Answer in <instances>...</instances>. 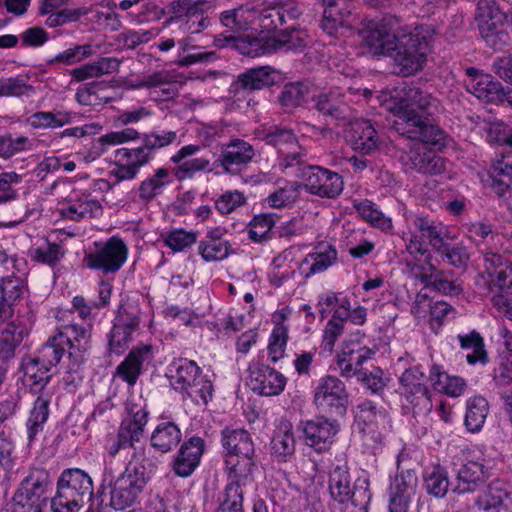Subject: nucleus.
Instances as JSON below:
<instances>
[{
  "instance_id": "51",
  "label": "nucleus",
  "mask_w": 512,
  "mask_h": 512,
  "mask_svg": "<svg viewBox=\"0 0 512 512\" xmlns=\"http://www.w3.org/2000/svg\"><path fill=\"white\" fill-rule=\"evenodd\" d=\"M442 257V260L455 267L465 268L469 261V253L463 244L451 245L448 241L442 243V247L435 250Z\"/></svg>"
},
{
  "instance_id": "49",
  "label": "nucleus",
  "mask_w": 512,
  "mask_h": 512,
  "mask_svg": "<svg viewBox=\"0 0 512 512\" xmlns=\"http://www.w3.org/2000/svg\"><path fill=\"white\" fill-rule=\"evenodd\" d=\"M434 376L437 380L433 383L438 391L445 393L451 397H459L465 391L466 383L460 377H451L444 372H439L438 369L431 371V379L434 381Z\"/></svg>"
},
{
  "instance_id": "54",
  "label": "nucleus",
  "mask_w": 512,
  "mask_h": 512,
  "mask_svg": "<svg viewBox=\"0 0 512 512\" xmlns=\"http://www.w3.org/2000/svg\"><path fill=\"white\" fill-rule=\"evenodd\" d=\"M424 484L427 492L438 498L446 495L449 487L447 473L440 467H434L427 471L424 477Z\"/></svg>"
},
{
  "instance_id": "30",
  "label": "nucleus",
  "mask_w": 512,
  "mask_h": 512,
  "mask_svg": "<svg viewBox=\"0 0 512 512\" xmlns=\"http://www.w3.org/2000/svg\"><path fill=\"white\" fill-rule=\"evenodd\" d=\"M61 215L72 221H81L87 218H97L103 213L101 203L89 195H82L71 200L66 207L60 211Z\"/></svg>"
},
{
  "instance_id": "8",
  "label": "nucleus",
  "mask_w": 512,
  "mask_h": 512,
  "mask_svg": "<svg viewBox=\"0 0 512 512\" xmlns=\"http://www.w3.org/2000/svg\"><path fill=\"white\" fill-rule=\"evenodd\" d=\"M130 414L121 421L116 436L106 446L107 454L114 458L121 450L130 448L133 450L131 455H134L138 449H143L145 457L152 458L149 449L144 445H137L148 423V411L140 408L135 412L131 411Z\"/></svg>"
},
{
  "instance_id": "36",
  "label": "nucleus",
  "mask_w": 512,
  "mask_h": 512,
  "mask_svg": "<svg viewBox=\"0 0 512 512\" xmlns=\"http://www.w3.org/2000/svg\"><path fill=\"white\" fill-rule=\"evenodd\" d=\"M171 385L176 391L187 389L189 384L196 380L201 370L196 362L184 358L174 360L171 364Z\"/></svg>"
},
{
  "instance_id": "35",
  "label": "nucleus",
  "mask_w": 512,
  "mask_h": 512,
  "mask_svg": "<svg viewBox=\"0 0 512 512\" xmlns=\"http://www.w3.org/2000/svg\"><path fill=\"white\" fill-rule=\"evenodd\" d=\"M430 270V274H424L421 277V281L425 285L432 286L438 292L449 296L459 295L463 291L458 279L453 278L452 271H439L432 265Z\"/></svg>"
},
{
  "instance_id": "44",
  "label": "nucleus",
  "mask_w": 512,
  "mask_h": 512,
  "mask_svg": "<svg viewBox=\"0 0 512 512\" xmlns=\"http://www.w3.org/2000/svg\"><path fill=\"white\" fill-rule=\"evenodd\" d=\"M212 8L209 0H193L184 16L187 29L191 33H199L209 25L208 11Z\"/></svg>"
},
{
  "instance_id": "53",
  "label": "nucleus",
  "mask_w": 512,
  "mask_h": 512,
  "mask_svg": "<svg viewBox=\"0 0 512 512\" xmlns=\"http://www.w3.org/2000/svg\"><path fill=\"white\" fill-rule=\"evenodd\" d=\"M299 197V184L297 182H287L284 186L271 193L266 202L271 208H283L293 204Z\"/></svg>"
},
{
  "instance_id": "39",
  "label": "nucleus",
  "mask_w": 512,
  "mask_h": 512,
  "mask_svg": "<svg viewBox=\"0 0 512 512\" xmlns=\"http://www.w3.org/2000/svg\"><path fill=\"white\" fill-rule=\"evenodd\" d=\"M489 413L488 401L482 396H474L467 400L465 426L470 432H478L485 424Z\"/></svg>"
},
{
  "instance_id": "22",
  "label": "nucleus",
  "mask_w": 512,
  "mask_h": 512,
  "mask_svg": "<svg viewBox=\"0 0 512 512\" xmlns=\"http://www.w3.org/2000/svg\"><path fill=\"white\" fill-rule=\"evenodd\" d=\"M425 142L415 144L407 153L405 164L412 170L423 174L437 175L445 170V161L434 151L429 150Z\"/></svg>"
},
{
  "instance_id": "28",
  "label": "nucleus",
  "mask_w": 512,
  "mask_h": 512,
  "mask_svg": "<svg viewBox=\"0 0 512 512\" xmlns=\"http://www.w3.org/2000/svg\"><path fill=\"white\" fill-rule=\"evenodd\" d=\"M489 477L490 470L483 463L468 461L458 471L455 491L464 494L479 490L486 485Z\"/></svg>"
},
{
  "instance_id": "60",
  "label": "nucleus",
  "mask_w": 512,
  "mask_h": 512,
  "mask_svg": "<svg viewBox=\"0 0 512 512\" xmlns=\"http://www.w3.org/2000/svg\"><path fill=\"white\" fill-rule=\"evenodd\" d=\"M231 245L229 242H210L202 240L198 246L201 257L207 261H221L228 257Z\"/></svg>"
},
{
  "instance_id": "7",
  "label": "nucleus",
  "mask_w": 512,
  "mask_h": 512,
  "mask_svg": "<svg viewBox=\"0 0 512 512\" xmlns=\"http://www.w3.org/2000/svg\"><path fill=\"white\" fill-rule=\"evenodd\" d=\"M410 240L407 250L411 255L423 256L428 252L424 242L436 250L442 247V243L451 239L449 229L442 222L429 216L414 215L411 218Z\"/></svg>"
},
{
  "instance_id": "19",
  "label": "nucleus",
  "mask_w": 512,
  "mask_h": 512,
  "mask_svg": "<svg viewBox=\"0 0 512 512\" xmlns=\"http://www.w3.org/2000/svg\"><path fill=\"white\" fill-rule=\"evenodd\" d=\"M254 156L255 150L250 143L242 139H233L221 146L218 162L226 172L234 174L251 163Z\"/></svg>"
},
{
  "instance_id": "45",
  "label": "nucleus",
  "mask_w": 512,
  "mask_h": 512,
  "mask_svg": "<svg viewBox=\"0 0 512 512\" xmlns=\"http://www.w3.org/2000/svg\"><path fill=\"white\" fill-rule=\"evenodd\" d=\"M50 401V396L44 393H41L35 400L27 422L28 435L30 439H32L38 431L42 429V425L47 421Z\"/></svg>"
},
{
  "instance_id": "16",
  "label": "nucleus",
  "mask_w": 512,
  "mask_h": 512,
  "mask_svg": "<svg viewBox=\"0 0 512 512\" xmlns=\"http://www.w3.org/2000/svg\"><path fill=\"white\" fill-rule=\"evenodd\" d=\"M356 421L363 433L381 440L390 428V418L383 406L364 400L357 406Z\"/></svg>"
},
{
  "instance_id": "17",
  "label": "nucleus",
  "mask_w": 512,
  "mask_h": 512,
  "mask_svg": "<svg viewBox=\"0 0 512 512\" xmlns=\"http://www.w3.org/2000/svg\"><path fill=\"white\" fill-rule=\"evenodd\" d=\"M403 394L415 412L430 411L432 404L425 385V375L418 367L407 369L400 378Z\"/></svg>"
},
{
  "instance_id": "20",
  "label": "nucleus",
  "mask_w": 512,
  "mask_h": 512,
  "mask_svg": "<svg viewBox=\"0 0 512 512\" xmlns=\"http://www.w3.org/2000/svg\"><path fill=\"white\" fill-rule=\"evenodd\" d=\"M249 382L258 394L276 396L284 390L286 377L267 365H257L250 368Z\"/></svg>"
},
{
  "instance_id": "38",
  "label": "nucleus",
  "mask_w": 512,
  "mask_h": 512,
  "mask_svg": "<svg viewBox=\"0 0 512 512\" xmlns=\"http://www.w3.org/2000/svg\"><path fill=\"white\" fill-rule=\"evenodd\" d=\"M288 314V309H282L274 315L276 325L272 330L268 346L269 356L273 362L278 361L285 351L288 340V328L284 325V321L287 319Z\"/></svg>"
},
{
  "instance_id": "13",
  "label": "nucleus",
  "mask_w": 512,
  "mask_h": 512,
  "mask_svg": "<svg viewBox=\"0 0 512 512\" xmlns=\"http://www.w3.org/2000/svg\"><path fill=\"white\" fill-rule=\"evenodd\" d=\"M128 249L121 238L111 237L94 253L86 256L87 266L102 270L104 273H115L125 263Z\"/></svg>"
},
{
  "instance_id": "47",
  "label": "nucleus",
  "mask_w": 512,
  "mask_h": 512,
  "mask_svg": "<svg viewBox=\"0 0 512 512\" xmlns=\"http://www.w3.org/2000/svg\"><path fill=\"white\" fill-rule=\"evenodd\" d=\"M315 108L324 115H329L334 118H341L344 116L346 105L343 97L339 92L329 91L328 93L320 94L315 99Z\"/></svg>"
},
{
  "instance_id": "59",
  "label": "nucleus",
  "mask_w": 512,
  "mask_h": 512,
  "mask_svg": "<svg viewBox=\"0 0 512 512\" xmlns=\"http://www.w3.org/2000/svg\"><path fill=\"white\" fill-rule=\"evenodd\" d=\"M65 250L58 243L47 242L45 246L34 249L33 260L54 267L64 257Z\"/></svg>"
},
{
  "instance_id": "50",
  "label": "nucleus",
  "mask_w": 512,
  "mask_h": 512,
  "mask_svg": "<svg viewBox=\"0 0 512 512\" xmlns=\"http://www.w3.org/2000/svg\"><path fill=\"white\" fill-rule=\"evenodd\" d=\"M169 183V171L165 168H159L152 177L140 184L139 197L146 201L151 200L161 193L163 187Z\"/></svg>"
},
{
  "instance_id": "2",
  "label": "nucleus",
  "mask_w": 512,
  "mask_h": 512,
  "mask_svg": "<svg viewBox=\"0 0 512 512\" xmlns=\"http://www.w3.org/2000/svg\"><path fill=\"white\" fill-rule=\"evenodd\" d=\"M401 92L400 100L393 109L397 116L396 130L409 139L444 146L445 132L430 119L441 112L439 100L412 85L403 87Z\"/></svg>"
},
{
  "instance_id": "3",
  "label": "nucleus",
  "mask_w": 512,
  "mask_h": 512,
  "mask_svg": "<svg viewBox=\"0 0 512 512\" xmlns=\"http://www.w3.org/2000/svg\"><path fill=\"white\" fill-rule=\"evenodd\" d=\"M90 337V331L85 326L77 324L63 325L41 347L36 357L40 360V363L52 369L67 351L71 363L68 370L75 371L85 361V353L89 349Z\"/></svg>"
},
{
  "instance_id": "15",
  "label": "nucleus",
  "mask_w": 512,
  "mask_h": 512,
  "mask_svg": "<svg viewBox=\"0 0 512 512\" xmlns=\"http://www.w3.org/2000/svg\"><path fill=\"white\" fill-rule=\"evenodd\" d=\"M339 429L337 421L325 417H316L301 423L305 444L316 452L329 450Z\"/></svg>"
},
{
  "instance_id": "46",
  "label": "nucleus",
  "mask_w": 512,
  "mask_h": 512,
  "mask_svg": "<svg viewBox=\"0 0 512 512\" xmlns=\"http://www.w3.org/2000/svg\"><path fill=\"white\" fill-rule=\"evenodd\" d=\"M305 156L306 151L299 144L279 154L278 166L282 172L291 170V174L297 177V173H302L304 167H311L305 164Z\"/></svg>"
},
{
  "instance_id": "41",
  "label": "nucleus",
  "mask_w": 512,
  "mask_h": 512,
  "mask_svg": "<svg viewBox=\"0 0 512 512\" xmlns=\"http://www.w3.org/2000/svg\"><path fill=\"white\" fill-rule=\"evenodd\" d=\"M354 207L361 218L372 227L378 228L384 232H388L392 229L391 218L385 216L378 206L370 200L355 203Z\"/></svg>"
},
{
  "instance_id": "10",
  "label": "nucleus",
  "mask_w": 512,
  "mask_h": 512,
  "mask_svg": "<svg viewBox=\"0 0 512 512\" xmlns=\"http://www.w3.org/2000/svg\"><path fill=\"white\" fill-rule=\"evenodd\" d=\"M50 484L47 470L38 467L31 468L15 491L13 501L22 508L43 509L46 505V492Z\"/></svg>"
},
{
  "instance_id": "25",
  "label": "nucleus",
  "mask_w": 512,
  "mask_h": 512,
  "mask_svg": "<svg viewBox=\"0 0 512 512\" xmlns=\"http://www.w3.org/2000/svg\"><path fill=\"white\" fill-rule=\"evenodd\" d=\"M346 139L355 151L362 154H370L379 147V137L369 120L352 122L346 133Z\"/></svg>"
},
{
  "instance_id": "11",
  "label": "nucleus",
  "mask_w": 512,
  "mask_h": 512,
  "mask_svg": "<svg viewBox=\"0 0 512 512\" xmlns=\"http://www.w3.org/2000/svg\"><path fill=\"white\" fill-rule=\"evenodd\" d=\"M329 493L339 504L351 502L352 506L364 507L371 498L367 488H356L351 483V476L346 465L336 466L329 475Z\"/></svg>"
},
{
  "instance_id": "6",
  "label": "nucleus",
  "mask_w": 512,
  "mask_h": 512,
  "mask_svg": "<svg viewBox=\"0 0 512 512\" xmlns=\"http://www.w3.org/2000/svg\"><path fill=\"white\" fill-rule=\"evenodd\" d=\"M222 446L228 454L226 464L235 478H247L254 468V444L244 429L225 428Z\"/></svg>"
},
{
  "instance_id": "52",
  "label": "nucleus",
  "mask_w": 512,
  "mask_h": 512,
  "mask_svg": "<svg viewBox=\"0 0 512 512\" xmlns=\"http://www.w3.org/2000/svg\"><path fill=\"white\" fill-rule=\"evenodd\" d=\"M308 93V88L302 83L286 84L278 99L281 106L288 112L300 106Z\"/></svg>"
},
{
  "instance_id": "48",
  "label": "nucleus",
  "mask_w": 512,
  "mask_h": 512,
  "mask_svg": "<svg viewBox=\"0 0 512 512\" xmlns=\"http://www.w3.org/2000/svg\"><path fill=\"white\" fill-rule=\"evenodd\" d=\"M180 392L194 403L206 405L212 399L213 385L206 376L200 374L195 381L189 384L187 389Z\"/></svg>"
},
{
  "instance_id": "61",
  "label": "nucleus",
  "mask_w": 512,
  "mask_h": 512,
  "mask_svg": "<svg viewBox=\"0 0 512 512\" xmlns=\"http://www.w3.org/2000/svg\"><path fill=\"white\" fill-rule=\"evenodd\" d=\"M197 241V234L183 229L172 230L164 236L165 244L175 252L183 251Z\"/></svg>"
},
{
  "instance_id": "55",
  "label": "nucleus",
  "mask_w": 512,
  "mask_h": 512,
  "mask_svg": "<svg viewBox=\"0 0 512 512\" xmlns=\"http://www.w3.org/2000/svg\"><path fill=\"white\" fill-rule=\"evenodd\" d=\"M507 497V491L499 481H496L487 486L483 495L479 496L476 500V504L483 510L495 509L501 506Z\"/></svg>"
},
{
  "instance_id": "33",
  "label": "nucleus",
  "mask_w": 512,
  "mask_h": 512,
  "mask_svg": "<svg viewBox=\"0 0 512 512\" xmlns=\"http://www.w3.org/2000/svg\"><path fill=\"white\" fill-rule=\"evenodd\" d=\"M466 88L478 99L486 102L498 100L503 91L501 83L494 81L491 75L484 73L468 79L466 81Z\"/></svg>"
},
{
  "instance_id": "31",
  "label": "nucleus",
  "mask_w": 512,
  "mask_h": 512,
  "mask_svg": "<svg viewBox=\"0 0 512 512\" xmlns=\"http://www.w3.org/2000/svg\"><path fill=\"white\" fill-rule=\"evenodd\" d=\"M337 259V251L331 245L319 246L316 251L309 253L301 262L300 268L305 277L322 273Z\"/></svg>"
},
{
  "instance_id": "58",
  "label": "nucleus",
  "mask_w": 512,
  "mask_h": 512,
  "mask_svg": "<svg viewBox=\"0 0 512 512\" xmlns=\"http://www.w3.org/2000/svg\"><path fill=\"white\" fill-rule=\"evenodd\" d=\"M145 79L147 89L161 88L166 98H171L177 93V89L173 85V77L168 71H154L145 75Z\"/></svg>"
},
{
  "instance_id": "63",
  "label": "nucleus",
  "mask_w": 512,
  "mask_h": 512,
  "mask_svg": "<svg viewBox=\"0 0 512 512\" xmlns=\"http://www.w3.org/2000/svg\"><path fill=\"white\" fill-rule=\"evenodd\" d=\"M85 8H65L51 13L45 20V24L50 28H56L67 23L76 22L81 16L87 14Z\"/></svg>"
},
{
  "instance_id": "62",
  "label": "nucleus",
  "mask_w": 512,
  "mask_h": 512,
  "mask_svg": "<svg viewBox=\"0 0 512 512\" xmlns=\"http://www.w3.org/2000/svg\"><path fill=\"white\" fill-rule=\"evenodd\" d=\"M265 140L267 144L274 146L278 150V154L283 150H288L292 147H297L299 142L291 130L288 129H275L269 132Z\"/></svg>"
},
{
  "instance_id": "4",
  "label": "nucleus",
  "mask_w": 512,
  "mask_h": 512,
  "mask_svg": "<svg viewBox=\"0 0 512 512\" xmlns=\"http://www.w3.org/2000/svg\"><path fill=\"white\" fill-rule=\"evenodd\" d=\"M152 458H146L138 449L126 465L124 472L111 484L110 505L118 510L132 506L156 471Z\"/></svg>"
},
{
  "instance_id": "1",
  "label": "nucleus",
  "mask_w": 512,
  "mask_h": 512,
  "mask_svg": "<svg viewBox=\"0 0 512 512\" xmlns=\"http://www.w3.org/2000/svg\"><path fill=\"white\" fill-rule=\"evenodd\" d=\"M363 39L373 54H390L403 75H411L423 68L427 56V42L418 34H401L400 20L388 15L371 21L363 31Z\"/></svg>"
},
{
  "instance_id": "57",
  "label": "nucleus",
  "mask_w": 512,
  "mask_h": 512,
  "mask_svg": "<svg viewBox=\"0 0 512 512\" xmlns=\"http://www.w3.org/2000/svg\"><path fill=\"white\" fill-rule=\"evenodd\" d=\"M116 157L119 161H126L138 170L152 160L154 155L147 145L142 142V145L135 149L122 148L117 150Z\"/></svg>"
},
{
  "instance_id": "27",
  "label": "nucleus",
  "mask_w": 512,
  "mask_h": 512,
  "mask_svg": "<svg viewBox=\"0 0 512 512\" xmlns=\"http://www.w3.org/2000/svg\"><path fill=\"white\" fill-rule=\"evenodd\" d=\"M26 290L24 280L14 274L0 280V319L5 321L13 316V306L18 304Z\"/></svg>"
},
{
  "instance_id": "26",
  "label": "nucleus",
  "mask_w": 512,
  "mask_h": 512,
  "mask_svg": "<svg viewBox=\"0 0 512 512\" xmlns=\"http://www.w3.org/2000/svg\"><path fill=\"white\" fill-rule=\"evenodd\" d=\"M203 450L204 441L202 438L193 436L185 441L175 457L174 472L181 477L191 475L199 465Z\"/></svg>"
},
{
  "instance_id": "18",
  "label": "nucleus",
  "mask_w": 512,
  "mask_h": 512,
  "mask_svg": "<svg viewBox=\"0 0 512 512\" xmlns=\"http://www.w3.org/2000/svg\"><path fill=\"white\" fill-rule=\"evenodd\" d=\"M418 477L414 470L399 472L390 484V512H407L408 505L416 495Z\"/></svg>"
},
{
  "instance_id": "14",
  "label": "nucleus",
  "mask_w": 512,
  "mask_h": 512,
  "mask_svg": "<svg viewBox=\"0 0 512 512\" xmlns=\"http://www.w3.org/2000/svg\"><path fill=\"white\" fill-rule=\"evenodd\" d=\"M348 394L344 383L335 376H325L319 380L314 393V403L325 412L342 414L345 412Z\"/></svg>"
},
{
  "instance_id": "56",
  "label": "nucleus",
  "mask_w": 512,
  "mask_h": 512,
  "mask_svg": "<svg viewBox=\"0 0 512 512\" xmlns=\"http://www.w3.org/2000/svg\"><path fill=\"white\" fill-rule=\"evenodd\" d=\"M275 223L274 214L263 213L256 215L249 224V238L255 242L266 240Z\"/></svg>"
},
{
  "instance_id": "43",
  "label": "nucleus",
  "mask_w": 512,
  "mask_h": 512,
  "mask_svg": "<svg viewBox=\"0 0 512 512\" xmlns=\"http://www.w3.org/2000/svg\"><path fill=\"white\" fill-rule=\"evenodd\" d=\"M476 20L479 31H489L498 26L504 20V12L497 6L494 0H480L477 4Z\"/></svg>"
},
{
  "instance_id": "29",
  "label": "nucleus",
  "mask_w": 512,
  "mask_h": 512,
  "mask_svg": "<svg viewBox=\"0 0 512 512\" xmlns=\"http://www.w3.org/2000/svg\"><path fill=\"white\" fill-rule=\"evenodd\" d=\"M182 433L178 425L172 421L159 422L150 436L151 446L161 452L168 453L178 446Z\"/></svg>"
},
{
  "instance_id": "23",
  "label": "nucleus",
  "mask_w": 512,
  "mask_h": 512,
  "mask_svg": "<svg viewBox=\"0 0 512 512\" xmlns=\"http://www.w3.org/2000/svg\"><path fill=\"white\" fill-rule=\"evenodd\" d=\"M138 326L139 318L137 316H130L120 312L109 334V352L116 355L123 354L132 342V335Z\"/></svg>"
},
{
  "instance_id": "37",
  "label": "nucleus",
  "mask_w": 512,
  "mask_h": 512,
  "mask_svg": "<svg viewBox=\"0 0 512 512\" xmlns=\"http://www.w3.org/2000/svg\"><path fill=\"white\" fill-rule=\"evenodd\" d=\"M271 450L278 462L289 461L295 453V438L290 423H283L271 440Z\"/></svg>"
},
{
  "instance_id": "24",
  "label": "nucleus",
  "mask_w": 512,
  "mask_h": 512,
  "mask_svg": "<svg viewBox=\"0 0 512 512\" xmlns=\"http://www.w3.org/2000/svg\"><path fill=\"white\" fill-rule=\"evenodd\" d=\"M152 358L153 348L151 345L136 346L117 366L115 376L122 379L129 386H134L142 372L143 364Z\"/></svg>"
},
{
  "instance_id": "12",
  "label": "nucleus",
  "mask_w": 512,
  "mask_h": 512,
  "mask_svg": "<svg viewBox=\"0 0 512 512\" xmlns=\"http://www.w3.org/2000/svg\"><path fill=\"white\" fill-rule=\"evenodd\" d=\"M297 177L303 180L305 189L321 198H335L343 190L342 177L320 166L304 167Z\"/></svg>"
},
{
  "instance_id": "5",
  "label": "nucleus",
  "mask_w": 512,
  "mask_h": 512,
  "mask_svg": "<svg viewBox=\"0 0 512 512\" xmlns=\"http://www.w3.org/2000/svg\"><path fill=\"white\" fill-rule=\"evenodd\" d=\"M93 495L91 477L81 469H65L57 481V490L50 500L51 512H78Z\"/></svg>"
},
{
  "instance_id": "64",
  "label": "nucleus",
  "mask_w": 512,
  "mask_h": 512,
  "mask_svg": "<svg viewBox=\"0 0 512 512\" xmlns=\"http://www.w3.org/2000/svg\"><path fill=\"white\" fill-rule=\"evenodd\" d=\"M33 93V87L31 85L26 84L23 80L19 78H7L0 80V97H30Z\"/></svg>"
},
{
  "instance_id": "32",
  "label": "nucleus",
  "mask_w": 512,
  "mask_h": 512,
  "mask_svg": "<svg viewBox=\"0 0 512 512\" xmlns=\"http://www.w3.org/2000/svg\"><path fill=\"white\" fill-rule=\"evenodd\" d=\"M279 73L271 66L251 68L240 74L237 83L242 89L260 90L276 83Z\"/></svg>"
},
{
  "instance_id": "34",
  "label": "nucleus",
  "mask_w": 512,
  "mask_h": 512,
  "mask_svg": "<svg viewBox=\"0 0 512 512\" xmlns=\"http://www.w3.org/2000/svg\"><path fill=\"white\" fill-rule=\"evenodd\" d=\"M22 370L25 381L35 392L42 391L52 377L51 368L40 363L36 356L25 357L22 361Z\"/></svg>"
},
{
  "instance_id": "9",
  "label": "nucleus",
  "mask_w": 512,
  "mask_h": 512,
  "mask_svg": "<svg viewBox=\"0 0 512 512\" xmlns=\"http://www.w3.org/2000/svg\"><path fill=\"white\" fill-rule=\"evenodd\" d=\"M304 40L294 30H287L274 37H240L238 51L249 57H259L281 50H301Z\"/></svg>"
},
{
  "instance_id": "40",
  "label": "nucleus",
  "mask_w": 512,
  "mask_h": 512,
  "mask_svg": "<svg viewBox=\"0 0 512 512\" xmlns=\"http://www.w3.org/2000/svg\"><path fill=\"white\" fill-rule=\"evenodd\" d=\"M457 338L462 349L471 350L466 355V360L469 364L474 365L478 362L485 364L488 361L484 340L476 330H472L467 334H459Z\"/></svg>"
},
{
  "instance_id": "21",
  "label": "nucleus",
  "mask_w": 512,
  "mask_h": 512,
  "mask_svg": "<svg viewBox=\"0 0 512 512\" xmlns=\"http://www.w3.org/2000/svg\"><path fill=\"white\" fill-rule=\"evenodd\" d=\"M324 6L321 28L329 35H335L339 28L352 24L353 5L347 0H321Z\"/></svg>"
},
{
  "instance_id": "42",
  "label": "nucleus",
  "mask_w": 512,
  "mask_h": 512,
  "mask_svg": "<svg viewBox=\"0 0 512 512\" xmlns=\"http://www.w3.org/2000/svg\"><path fill=\"white\" fill-rule=\"evenodd\" d=\"M231 482L226 485L222 499L220 500L217 511L220 512H244L243 510V491L241 488V481L244 478H235L229 472Z\"/></svg>"
}]
</instances>
